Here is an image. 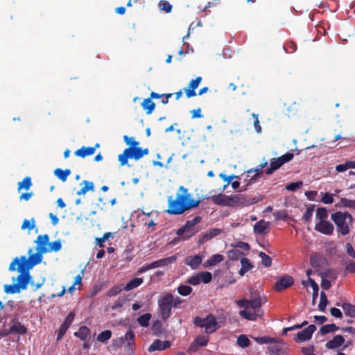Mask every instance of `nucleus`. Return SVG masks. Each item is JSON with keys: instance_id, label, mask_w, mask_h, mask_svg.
I'll return each mask as SVG.
<instances>
[{"instance_id": "f257e3e1", "label": "nucleus", "mask_w": 355, "mask_h": 355, "mask_svg": "<svg viewBox=\"0 0 355 355\" xmlns=\"http://www.w3.org/2000/svg\"><path fill=\"white\" fill-rule=\"evenodd\" d=\"M33 249L28 250L29 257L21 256L20 258L16 257L10 263L9 270L14 272L17 270L19 272L16 278L17 283L12 284L4 285V292L7 294H15L20 293L21 290L27 289L28 285L31 279L29 270L35 266L39 264L42 261V254L41 251H37L32 254Z\"/></svg>"}, {"instance_id": "f03ea898", "label": "nucleus", "mask_w": 355, "mask_h": 355, "mask_svg": "<svg viewBox=\"0 0 355 355\" xmlns=\"http://www.w3.org/2000/svg\"><path fill=\"white\" fill-rule=\"evenodd\" d=\"M178 191L181 193H178L175 199L172 196L168 198L167 213L170 215H181L186 211L192 208L198 207L200 200H194L192 195L188 192V189L183 186H180Z\"/></svg>"}, {"instance_id": "7ed1b4c3", "label": "nucleus", "mask_w": 355, "mask_h": 355, "mask_svg": "<svg viewBox=\"0 0 355 355\" xmlns=\"http://www.w3.org/2000/svg\"><path fill=\"white\" fill-rule=\"evenodd\" d=\"M265 302L266 300H263L260 297L258 291H250V300L242 299L237 302L239 306L244 308L243 310L239 311V315L245 319L254 321L263 315L261 306Z\"/></svg>"}, {"instance_id": "20e7f679", "label": "nucleus", "mask_w": 355, "mask_h": 355, "mask_svg": "<svg viewBox=\"0 0 355 355\" xmlns=\"http://www.w3.org/2000/svg\"><path fill=\"white\" fill-rule=\"evenodd\" d=\"M123 141L129 147L126 148L123 153L119 155L118 159L121 166L127 164L128 159L139 160L144 155L149 153L148 148L139 147V142L136 141L133 137H128L127 135H124Z\"/></svg>"}, {"instance_id": "39448f33", "label": "nucleus", "mask_w": 355, "mask_h": 355, "mask_svg": "<svg viewBox=\"0 0 355 355\" xmlns=\"http://www.w3.org/2000/svg\"><path fill=\"white\" fill-rule=\"evenodd\" d=\"M331 220L336 226L338 234L347 235L353 227V216L348 211H336L331 215Z\"/></svg>"}, {"instance_id": "423d86ee", "label": "nucleus", "mask_w": 355, "mask_h": 355, "mask_svg": "<svg viewBox=\"0 0 355 355\" xmlns=\"http://www.w3.org/2000/svg\"><path fill=\"white\" fill-rule=\"evenodd\" d=\"M202 220L201 216H195L192 220H187L186 223L176 231V235L179 236L175 240L186 241L194 236L199 229L196 227Z\"/></svg>"}, {"instance_id": "0eeeda50", "label": "nucleus", "mask_w": 355, "mask_h": 355, "mask_svg": "<svg viewBox=\"0 0 355 355\" xmlns=\"http://www.w3.org/2000/svg\"><path fill=\"white\" fill-rule=\"evenodd\" d=\"M193 324L196 327L205 328V332L208 334L214 333L219 328L216 317L211 314L204 318L195 317Z\"/></svg>"}, {"instance_id": "6e6552de", "label": "nucleus", "mask_w": 355, "mask_h": 355, "mask_svg": "<svg viewBox=\"0 0 355 355\" xmlns=\"http://www.w3.org/2000/svg\"><path fill=\"white\" fill-rule=\"evenodd\" d=\"M228 207L242 206L247 207L258 202L255 198H249L243 194H234L228 196Z\"/></svg>"}, {"instance_id": "1a4fd4ad", "label": "nucleus", "mask_w": 355, "mask_h": 355, "mask_svg": "<svg viewBox=\"0 0 355 355\" xmlns=\"http://www.w3.org/2000/svg\"><path fill=\"white\" fill-rule=\"evenodd\" d=\"M172 302L171 298L167 296L166 293L164 294L158 300V307L161 318L166 321L171 315Z\"/></svg>"}, {"instance_id": "9d476101", "label": "nucleus", "mask_w": 355, "mask_h": 355, "mask_svg": "<svg viewBox=\"0 0 355 355\" xmlns=\"http://www.w3.org/2000/svg\"><path fill=\"white\" fill-rule=\"evenodd\" d=\"M316 330V327L314 324H310L302 331L298 332L295 337L294 340L297 343L304 342L309 340L311 338L313 334Z\"/></svg>"}, {"instance_id": "9b49d317", "label": "nucleus", "mask_w": 355, "mask_h": 355, "mask_svg": "<svg viewBox=\"0 0 355 355\" xmlns=\"http://www.w3.org/2000/svg\"><path fill=\"white\" fill-rule=\"evenodd\" d=\"M315 230L325 235H331L334 232V225L327 220H321L315 225Z\"/></svg>"}, {"instance_id": "f8f14e48", "label": "nucleus", "mask_w": 355, "mask_h": 355, "mask_svg": "<svg viewBox=\"0 0 355 355\" xmlns=\"http://www.w3.org/2000/svg\"><path fill=\"white\" fill-rule=\"evenodd\" d=\"M293 283L294 280L291 276L284 275L276 282L274 288L277 291H282L291 287Z\"/></svg>"}, {"instance_id": "ddd939ff", "label": "nucleus", "mask_w": 355, "mask_h": 355, "mask_svg": "<svg viewBox=\"0 0 355 355\" xmlns=\"http://www.w3.org/2000/svg\"><path fill=\"white\" fill-rule=\"evenodd\" d=\"M268 349L272 355H288L284 345L280 342L275 341V340L268 347Z\"/></svg>"}, {"instance_id": "4468645a", "label": "nucleus", "mask_w": 355, "mask_h": 355, "mask_svg": "<svg viewBox=\"0 0 355 355\" xmlns=\"http://www.w3.org/2000/svg\"><path fill=\"white\" fill-rule=\"evenodd\" d=\"M202 78L200 76L197 77L196 79H193L189 83V87L184 89L186 96L189 98L196 96V89H197L201 83Z\"/></svg>"}, {"instance_id": "2eb2a0df", "label": "nucleus", "mask_w": 355, "mask_h": 355, "mask_svg": "<svg viewBox=\"0 0 355 355\" xmlns=\"http://www.w3.org/2000/svg\"><path fill=\"white\" fill-rule=\"evenodd\" d=\"M49 236L47 234L39 235L35 241V243L37 244L36 250L46 253L48 248L46 245L49 244Z\"/></svg>"}, {"instance_id": "dca6fc26", "label": "nucleus", "mask_w": 355, "mask_h": 355, "mask_svg": "<svg viewBox=\"0 0 355 355\" xmlns=\"http://www.w3.org/2000/svg\"><path fill=\"white\" fill-rule=\"evenodd\" d=\"M270 230V223L261 219L254 225V232L256 234L263 235L267 234Z\"/></svg>"}, {"instance_id": "f3484780", "label": "nucleus", "mask_w": 355, "mask_h": 355, "mask_svg": "<svg viewBox=\"0 0 355 355\" xmlns=\"http://www.w3.org/2000/svg\"><path fill=\"white\" fill-rule=\"evenodd\" d=\"M171 345V342L168 340L162 341L161 340L156 339L149 347L148 351L150 352L155 351H162L169 348Z\"/></svg>"}, {"instance_id": "a211bd4d", "label": "nucleus", "mask_w": 355, "mask_h": 355, "mask_svg": "<svg viewBox=\"0 0 355 355\" xmlns=\"http://www.w3.org/2000/svg\"><path fill=\"white\" fill-rule=\"evenodd\" d=\"M10 332H12V334L24 335L26 334L27 328L19 322L18 318L15 317L12 320V324L10 327Z\"/></svg>"}, {"instance_id": "6ab92c4d", "label": "nucleus", "mask_w": 355, "mask_h": 355, "mask_svg": "<svg viewBox=\"0 0 355 355\" xmlns=\"http://www.w3.org/2000/svg\"><path fill=\"white\" fill-rule=\"evenodd\" d=\"M345 343V338L341 335L335 336L332 340H330L325 344L327 349H332L342 346Z\"/></svg>"}, {"instance_id": "aec40b11", "label": "nucleus", "mask_w": 355, "mask_h": 355, "mask_svg": "<svg viewBox=\"0 0 355 355\" xmlns=\"http://www.w3.org/2000/svg\"><path fill=\"white\" fill-rule=\"evenodd\" d=\"M202 263V257L200 255L190 256L186 258L185 264L192 269H196Z\"/></svg>"}, {"instance_id": "412c9836", "label": "nucleus", "mask_w": 355, "mask_h": 355, "mask_svg": "<svg viewBox=\"0 0 355 355\" xmlns=\"http://www.w3.org/2000/svg\"><path fill=\"white\" fill-rule=\"evenodd\" d=\"M224 260V257L219 254H216L210 257L204 263L203 266L205 268H209L216 265L217 263L223 261Z\"/></svg>"}, {"instance_id": "4be33fe9", "label": "nucleus", "mask_w": 355, "mask_h": 355, "mask_svg": "<svg viewBox=\"0 0 355 355\" xmlns=\"http://www.w3.org/2000/svg\"><path fill=\"white\" fill-rule=\"evenodd\" d=\"M228 196L219 193L218 195H214L211 196V200L212 202L220 206H227L228 207Z\"/></svg>"}, {"instance_id": "5701e85b", "label": "nucleus", "mask_w": 355, "mask_h": 355, "mask_svg": "<svg viewBox=\"0 0 355 355\" xmlns=\"http://www.w3.org/2000/svg\"><path fill=\"white\" fill-rule=\"evenodd\" d=\"M95 153V148L83 146L75 151L74 155L77 157L85 158L87 156L92 155Z\"/></svg>"}, {"instance_id": "b1692460", "label": "nucleus", "mask_w": 355, "mask_h": 355, "mask_svg": "<svg viewBox=\"0 0 355 355\" xmlns=\"http://www.w3.org/2000/svg\"><path fill=\"white\" fill-rule=\"evenodd\" d=\"M336 305L342 307L346 315L351 318L355 317V305L347 302L343 303L342 304L337 303Z\"/></svg>"}, {"instance_id": "393cba45", "label": "nucleus", "mask_w": 355, "mask_h": 355, "mask_svg": "<svg viewBox=\"0 0 355 355\" xmlns=\"http://www.w3.org/2000/svg\"><path fill=\"white\" fill-rule=\"evenodd\" d=\"M82 184L84 186L77 191L78 196L85 195L87 191H94V184L92 182L88 180H83Z\"/></svg>"}, {"instance_id": "a878e982", "label": "nucleus", "mask_w": 355, "mask_h": 355, "mask_svg": "<svg viewBox=\"0 0 355 355\" xmlns=\"http://www.w3.org/2000/svg\"><path fill=\"white\" fill-rule=\"evenodd\" d=\"M141 107L147 114H150L155 108V103L150 98H148L143 101Z\"/></svg>"}, {"instance_id": "bb28decb", "label": "nucleus", "mask_w": 355, "mask_h": 355, "mask_svg": "<svg viewBox=\"0 0 355 355\" xmlns=\"http://www.w3.org/2000/svg\"><path fill=\"white\" fill-rule=\"evenodd\" d=\"M144 280L142 278L136 277L130 281H129L125 286H124V290L126 291H131L134 288H137L142 283Z\"/></svg>"}, {"instance_id": "cd10ccee", "label": "nucleus", "mask_w": 355, "mask_h": 355, "mask_svg": "<svg viewBox=\"0 0 355 355\" xmlns=\"http://www.w3.org/2000/svg\"><path fill=\"white\" fill-rule=\"evenodd\" d=\"M241 268L239 272L241 276L244 275L248 271H249L252 268V265L250 262V260L246 257L241 258Z\"/></svg>"}, {"instance_id": "c85d7f7f", "label": "nucleus", "mask_w": 355, "mask_h": 355, "mask_svg": "<svg viewBox=\"0 0 355 355\" xmlns=\"http://www.w3.org/2000/svg\"><path fill=\"white\" fill-rule=\"evenodd\" d=\"M90 332V329L87 326H81L78 331L74 333V336L79 338L81 340H85Z\"/></svg>"}, {"instance_id": "c756f323", "label": "nucleus", "mask_w": 355, "mask_h": 355, "mask_svg": "<svg viewBox=\"0 0 355 355\" xmlns=\"http://www.w3.org/2000/svg\"><path fill=\"white\" fill-rule=\"evenodd\" d=\"M71 174L70 169L62 170L61 168H56L54 171V175L62 182H65L67 177Z\"/></svg>"}, {"instance_id": "7c9ffc66", "label": "nucleus", "mask_w": 355, "mask_h": 355, "mask_svg": "<svg viewBox=\"0 0 355 355\" xmlns=\"http://www.w3.org/2000/svg\"><path fill=\"white\" fill-rule=\"evenodd\" d=\"M282 166V165L279 163L277 158H272L270 159V167L265 171V173L267 175H270L275 171L279 169Z\"/></svg>"}, {"instance_id": "2f4dec72", "label": "nucleus", "mask_w": 355, "mask_h": 355, "mask_svg": "<svg viewBox=\"0 0 355 355\" xmlns=\"http://www.w3.org/2000/svg\"><path fill=\"white\" fill-rule=\"evenodd\" d=\"M339 329V327L336 326L335 324H329L323 325L320 329V333L321 335L324 336L329 333H333Z\"/></svg>"}, {"instance_id": "473e14b6", "label": "nucleus", "mask_w": 355, "mask_h": 355, "mask_svg": "<svg viewBox=\"0 0 355 355\" xmlns=\"http://www.w3.org/2000/svg\"><path fill=\"white\" fill-rule=\"evenodd\" d=\"M152 318L150 313H145L137 318L138 323L144 327H147L149 325V322Z\"/></svg>"}, {"instance_id": "72a5a7b5", "label": "nucleus", "mask_w": 355, "mask_h": 355, "mask_svg": "<svg viewBox=\"0 0 355 355\" xmlns=\"http://www.w3.org/2000/svg\"><path fill=\"white\" fill-rule=\"evenodd\" d=\"M32 186V181L30 177H26L21 182L18 183V191H20L21 189H24L26 190H28Z\"/></svg>"}, {"instance_id": "f704fd0d", "label": "nucleus", "mask_w": 355, "mask_h": 355, "mask_svg": "<svg viewBox=\"0 0 355 355\" xmlns=\"http://www.w3.org/2000/svg\"><path fill=\"white\" fill-rule=\"evenodd\" d=\"M112 337V331L110 330H105L101 332L97 336V340L100 343H105Z\"/></svg>"}, {"instance_id": "c9c22d12", "label": "nucleus", "mask_w": 355, "mask_h": 355, "mask_svg": "<svg viewBox=\"0 0 355 355\" xmlns=\"http://www.w3.org/2000/svg\"><path fill=\"white\" fill-rule=\"evenodd\" d=\"M308 281L310 283V285L313 288L312 289V291H313L312 301H313V303H315V301L316 300V299L318 298V296L319 287H318V284H316V282L312 278L309 277L308 279Z\"/></svg>"}, {"instance_id": "e433bc0d", "label": "nucleus", "mask_w": 355, "mask_h": 355, "mask_svg": "<svg viewBox=\"0 0 355 355\" xmlns=\"http://www.w3.org/2000/svg\"><path fill=\"white\" fill-rule=\"evenodd\" d=\"M152 330L155 335L159 336L163 332V324L161 321L156 320L153 323Z\"/></svg>"}, {"instance_id": "4c0bfd02", "label": "nucleus", "mask_w": 355, "mask_h": 355, "mask_svg": "<svg viewBox=\"0 0 355 355\" xmlns=\"http://www.w3.org/2000/svg\"><path fill=\"white\" fill-rule=\"evenodd\" d=\"M178 293L182 296H188L193 289L190 286L180 285L177 288Z\"/></svg>"}, {"instance_id": "58836bf2", "label": "nucleus", "mask_w": 355, "mask_h": 355, "mask_svg": "<svg viewBox=\"0 0 355 355\" xmlns=\"http://www.w3.org/2000/svg\"><path fill=\"white\" fill-rule=\"evenodd\" d=\"M328 304L327 297L324 292L320 293V303L318 304V309L320 311H324L327 305Z\"/></svg>"}, {"instance_id": "ea45409f", "label": "nucleus", "mask_w": 355, "mask_h": 355, "mask_svg": "<svg viewBox=\"0 0 355 355\" xmlns=\"http://www.w3.org/2000/svg\"><path fill=\"white\" fill-rule=\"evenodd\" d=\"M243 255L239 250L233 249L227 252V257L231 260H238Z\"/></svg>"}, {"instance_id": "a19ab883", "label": "nucleus", "mask_w": 355, "mask_h": 355, "mask_svg": "<svg viewBox=\"0 0 355 355\" xmlns=\"http://www.w3.org/2000/svg\"><path fill=\"white\" fill-rule=\"evenodd\" d=\"M237 345L242 347L245 348L250 345V340L245 335H240L237 338Z\"/></svg>"}, {"instance_id": "79ce46f5", "label": "nucleus", "mask_w": 355, "mask_h": 355, "mask_svg": "<svg viewBox=\"0 0 355 355\" xmlns=\"http://www.w3.org/2000/svg\"><path fill=\"white\" fill-rule=\"evenodd\" d=\"M259 256L261 259V263L265 267H270L272 265V259L265 252H260Z\"/></svg>"}, {"instance_id": "37998d69", "label": "nucleus", "mask_w": 355, "mask_h": 355, "mask_svg": "<svg viewBox=\"0 0 355 355\" xmlns=\"http://www.w3.org/2000/svg\"><path fill=\"white\" fill-rule=\"evenodd\" d=\"M177 258H178L177 255H173L169 257L159 259L158 261H159V266L162 267V266H168V265L171 264L173 262L175 261Z\"/></svg>"}, {"instance_id": "c03bdc74", "label": "nucleus", "mask_w": 355, "mask_h": 355, "mask_svg": "<svg viewBox=\"0 0 355 355\" xmlns=\"http://www.w3.org/2000/svg\"><path fill=\"white\" fill-rule=\"evenodd\" d=\"M62 248V243L60 240L55 241L49 244V247L47 248V252H58Z\"/></svg>"}, {"instance_id": "a18cd8bd", "label": "nucleus", "mask_w": 355, "mask_h": 355, "mask_svg": "<svg viewBox=\"0 0 355 355\" xmlns=\"http://www.w3.org/2000/svg\"><path fill=\"white\" fill-rule=\"evenodd\" d=\"M219 177L222 180H223L225 182H227V184L225 185H224L222 191H224L225 190V189L229 185V184L232 182V180H234V178H237V179L239 178V176H237V175H227L224 173H220Z\"/></svg>"}, {"instance_id": "49530a36", "label": "nucleus", "mask_w": 355, "mask_h": 355, "mask_svg": "<svg viewBox=\"0 0 355 355\" xmlns=\"http://www.w3.org/2000/svg\"><path fill=\"white\" fill-rule=\"evenodd\" d=\"M322 276L325 278H329L331 279L336 280L338 278V272L335 269H328L322 274Z\"/></svg>"}, {"instance_id": "de8ad7c7", "label": "nucleus", "mask_w": 355, "mask_h": 355, "mask_svg": "<svg viewBox=\"0 0 355 355\" xmlns=\"http://www.w3.org/2000/svg\"><path fill=\"white\" fill-rule=\"evenodd\" d=\"M166 295L171 298L172 301L171 304L173 308H177L184 302L180 297L176 296L175 297L171 293H167Z\"/></svg>"}, {"instance_id": "09e8293b", "label": "nucleus", "mask_w": 355, "mask_h": 355, "mask_svg": "<svg viewBox=\"0 0 355 355\" xmlns=\"http://www.w3.org/2000/svg\"><path fill=\"white\" fill-rule=\"evenodd\" d=\"M114 234L111 232H106L103 234V236L101 238H96V243L99 245V247L103 248L104 246L103 243L108 240L110 237L113 238Z\"/></svg>"}, {"instance_id": "8fccbe9b", "label": "nucleus", "mask_w": 355, "mask_h": 355, "mask_svg": "<svg viewBox=\"0 0 355 355\" xmlns=\"http://www.w3.org/2000/svg\"><path fill=\"white\" fill-rule=\"evenodd\" d=\"M328 217V211L324 207H320L317 209L316 211V218L321 220H326V218Z\"/></svg>"}, {"instance_id": "3c124183", "label": "nucleus", "mask_w": 355, "mask_h": 355, "mask_svg": "<svg viewBox=\"0 0 355 355\" xmlns=\"http://www.w3.org/2000/svg\"><path fill=\"white\" fill-rule=\"evenodd\" d=\"M268 165V162H265L263 164H261L259 167L256 169H250L248 171V173H252V172H257L256 175L252 177L250 180L251 182H254L256 178L259 176H260L261 175H262V173H259V171L261 170V169H263V168H265L266 166Z\"/></svg>"}, {"instance_id": "603ef678", "label": "nucleus", "mask_w": 355, "mask_h": 355, "mask_svg": "<svg viewBox=\"0 0 355 355\" xmlns=\"http://www.w3.org/2000/svg\"><path fill=\"white\" fill-rule=\"evenodd\" d=\"M255 341L260 345L270 344L271 345L274 342V338L269 336L256 337L254 338Z\"/></svg>"}, {"instance_id": "864d4df0", "label": "nucleus", "mask_w": 355, "mask_h": 355, "mask_svg": "<svg viewBox=\"0 0 355 355\" xmlns=\"http://www.w3.org/2000/svg\"><path fill=\"white\" fill-rule=\"evenodd\" d=\"M158 267H160V266H159L158 260H157V261H153V263H151L150 264L144 266L141 268H140L139 269V273H142V272H146V271H147L148 270L156 268H158Z\"/></svg>"}, {"instance_id": "5fc2aeb1", "label": "nucleus", "mask_w": 355, "mask_h": 355, "mask_svg": "<svg viewBox=\"0 0 355 355\" xmlns=\"http://www.w3.org/2000/svg\"><path fill=\"white\" fill-rule=\"evenodd\" d=\"M294 155L292 153H286V154L277 157L279 163L283 165L293 159Z\"/></svg>"}, {"instance_id": "6e6d98bb", "label": "nucleus", "mask_w": 355, "mask_h": 355, "mask_svg": "<svg viewBox=\"0 0 355 355\" xmlns=\"http://www.w3.org/2000/svg\"><path fill=\"white\" fill-rule=\"evenodd\" d=\"M294 155L292 153H286V154L277 157L279 163L283 165L293 159Z\"/></svg>"}, {"instance_id": "4d7b16f0", "label": "nucleus", "mask_w": 355, "mask_h": 355, "mask_svg": "<svg viewBox=\"0 0 355 355\" xmlns=\"http://www.w3.org/2000/svg\"><path fill=\"white\" fill-rule=\"evenodd\" d=\"M302 185H303L302 181H297V182H291V183L288 184L286 186V189L288 191H295L297 189L301 188L302 187Z\"/></svg>"}, {"instance_id": "13d9d810", "label": "nucleus", "mask_w": 355, "mask_h": 355, "mask_svg": "<svg viewBox=\"0 0 355 355\" xmlns=\"http://www.w3.org/2000/svg\"><path fill=\"white\" fill-rule=\"evenodd\" d=\"M199 276L200 277V282L204 284L209 283L212 279V275L209 272H201L199 273Z\"/></svg>"}, {"instance_id": "bf43d9fd", "label": "nucleus", "mask_w": 355, "mask_h": 355, "mask_svg": "<svg viewBox=\"0 0 355 355\" xmlns=\"http://www.w3.org/2000/svg\"><path fill=\"white\" fill-rule=\"evenodd\" d=\"M125 340L128 342V345L129 346L135 343V333L132 329H129L126 332L125 335Z\"/></svg>"}, {"instance_id": "052dcab7", "label": "nucleus", "mask_w": 355, "mask_h": 355, "mask_svg": "<svg viewBox=\"0 0 355 355\" xmlns=\"http://www.w3.org/2000/svg\"><path fill=\"white\" fill-rule=\"evenodd\" d=\"M121 291V286H114L107 291V295L109 297H114L118 295Z\"/></svg>"}, {"instance_id": "680f3d73", "label": "nucleus", "mask_w": 355, "mask_h": 355, "mask_svg": "<svg viewBox=\"0 0 355 355\" xmlns=\"http://www.w3.org/2000/svg\"><path fill=\"white\" fill-rule=\"evenodd\" d=\"M159 8L162 10L169 13L171 12L173 6L166 1H161L159 2Z\"/></svg>"}, {"instance_id": "e2e57ef3", "label": "nucleus", "mask_w": 355, "mask_h": 355, "mask_svg": "<svg viewBox=\"0 0 355 355\" xmlns=\"http://www.w3.org/2000/svg\"><path fill=\"white\" fill-rule=\"evenodd\" d=\"M195 342L199 346H206L209 342V337L207 336H199L195 339Z\"/></svg>"}, {"instance_id": "0e129e2a", "label": "nucleus", "mask_w": 355, "mask_h": 355, "mask_svg": "<svg viewBox=\"0 0 355 355\" xmlns=\"http://www.w3.org/2000/svg\"><path fill=\"white\" fill-rule=\"evenodd\" d=\"M313 211H314V205H312V206L308 207L306 209V211L303 216V219L306 221L310 222L312 215H313Z\"/></svg>"}, {"instance_id": "69168bd1", "label": "nucleus", "mask_w": 355, "mask_h": 355, "mask_svg": "<svg viewBox=\"0 0 355 355\" xmlns=\"http://www.w3.org/2000/svg\"><path fill=\"white\" fill-rule=\"evenodd\" d=\"M75 318V313L71 311L70 312L68 315L64 319V322L62 323L63 325L66 326L67 327H69L71 324L72 322L73 321Z\"/></svg>"}, {"instance_id": "338daca9", "label": "nucleus", "mask_w": 355, "mask_h": 355, "mask_svg": "<svg viewBox=\"0 0 355 355\" xmlns=\"http://www.w3.org/2000/svg\"><path fill=\"white\" fill-rule=\"evenodd\" d=\"M187 283L193 286L198 285L200 283V277L199 276V273L189 277L187 279Z\"/></svg>"}, {"instance_id": "774afa93", "label": "nucleus", "mask_w": 355, "mask_h": 355, "mask_svg": "<svg viewBox=\"0 0 355 355\" xmlns=\"http://www.w3.org/2000/svg\"><path fill=\"white\" fill-rule=\"evenodd\" d=\"M321 200L324 204H331L334 202L333 195L331 193H325L323 194Z\"/></svg>"}]
</instances>
